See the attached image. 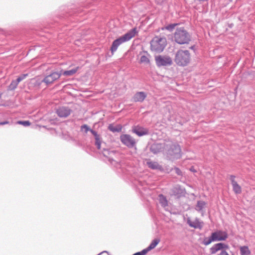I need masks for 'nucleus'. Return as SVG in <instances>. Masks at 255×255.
<instances>
[{
  "instance_id": "obj_1",
  "label": "nucleus",
  "mask_w": 255,
  "mask_h": 255,
  "mask_svg": "<svg viewBox=\"0 0 255 255\" xmlns=\"http://www.w3.org/2000/svg\"><path fill=\"white\" fill-rule=\"evenodd\" d=\"M165 146L164 155L167 159L174 160L181 157V150L178 144L169 141L165 142Z\"/></svg>"
},
{
  "instance_id": "obj_2",
  "label": "nucleus",
  "mask_w": 255,
  "mask_h": 255,
  "mask_svg": "<svg viewBox=\"0 0 255 255\" xmlns=\"http://www.w3.org/2000/svg\"><path fill=\"white\" fill-rule=\"evenodd\" d=\"M137 33L136 28H133L125 33L124 35L115 40L111 47V51L113 54L116 52L118 47L122 44L129 41Z\"/></svg>"
},
{
  "instance_id": "obj_3",
  "label": "nucleus",
  "mask_w": 255,
  "mask_h": 255,
  "mask_svg": "<svg viewBox=\"0 0 255 255\" xmlns=\"http://www.w3.org/2000/svg\"><path fill=\"white\" fill-rule=\"evenodd\" d=\"M191 38L190 34L184 27L177 28L174 33V40L179 44H188Z\"/></svg>"
},
{
  "instance_id": "obj_4",
  "label": "nucleus",
  "mask_w": 255,
  "mask_h": 255,
  "mask_svg": "<svg viewBox=\"0 0 255 255\" xmlns=\"http://www.w3.org/2000/svg\"><path fill=\"white\" fill-rule=\"evenodd\" d=\"M167 45L166 39L164 37L155 36L150 41V49L157 53H161Z\"/></svg>"
},
{
  "instance_id": "obj_5",
  "label": "nucleus",
  "mask_w": 255,
  "mask_h": 255,
  "mask_svg": "<svg viewBox=\"0 0 255 255\" xmlns=\"http://www.w3.org/2000/svg\"><path fill=\"white\" fill-rule=\"evenodd\" d=\"M190 54L187 50H179L176 53L175 62L179 66H186L190 62Z\"/></svg>"
},
{
  "instance_id": "obj_6",
  "label": "nucleus",
  "mask_w": 255,
  "mask_h": 255,
  "mask_svg": "<svg viewBox=\"0 0 255 255\" xmlns=\"http://www.w3.org/2000/svg\"><path fill=\"white\" fill-rule=\"evenodd\" d=\"M104 145H105V143L101 142L100 149H99L103 155L109 158V161L112 165L115 166L117 168H121V163L116 161L113 158V156L116 154V152L114 150H110L109 149L105 148Z\"/></svg>"
},
{
  "instance_id": "obj_7",
  "label": "nucleus",
  "mask_w": 255,
  "mask_h": 255,
  "mask_svg": "<svg viewBox=\"0 0 255 255\" xmlns=\"http://www.w3.org/2000/svg\"><path fill=\"white\" fill-rule=\"evenodd\" d=\"M156 65L157 67L169 66L172 64V60L167 55H158L155 57Z\"/></svg>"
},
{
  "instance_id": "obj_8",
  "label": "nucleus",
  "mask_w": 255,
  "mask_h": 255,
  "mask_svg": "<svg viewBox=\"0 0 255 255\" xmlns=\"http://www.w3.org/2000/svg\"><path fill=\"white\" fill-rule=\"evenodd\" d=\"M81 130L84 133H87L88 131H90L94 136L95 139V145L98 149H100L101 140L100 135H99L96 131L92 129L87 125H83L81 126Z\"/></svg>"
},
{
  "instance_id": "obj_9",
  "label": "nucleus",
  "mask_w": 255,
  "mask_h": 255,
  "mask_svg": "<svg viewBox=\"0 0 255 255\" xmlns=\"http://www.w3.org/2000/svg\"><path fill=\"white\" fill-rule=\"evenodd\" d=\"M120 140L123 144L128 148H132L136 145L135 139L129 134H122L120 136Z\"/></svg>"
},
{
  "instance_id": "obj_10",
  "label": "nucleus",
  "mask_w": 255,
  "mask_h": 255,
  "mask_svg": "<svg viewBox=\"0 0 255 255\" xmlns=\"http://www.w3.org/2000/svg\"><path fill=\"white\" fill-rule=\"evenodd\" d=\"M211 236L214 242L225 241L228 237L226 232L221 230L212 233Z\"/></svg>"
},
{
  "instance_id": "obj_11",
  "label": "nucleus",
  "mask_w": 255,
  "mask_h": 255,
  "mask_svg": "<svg viewBox=\"0 0 255 255\" xmlns=\"http://www.w3.org/2000/svg\"><path fill=\"white\" fill-rule=\"evenodd\" d=\"M61 73L57 72H53L47 75L42 80V82L46 85H49L53 83L55 81L58 79L61 76Z\"/></svg>"
},
{
  "instance_id": "obj_12",
  "label": "nucleus",
  "mask_w": 255,
  "mask_h": 255,
  "mask_svg": "<svg viewBox=\"0 0 255 255\" xmlns=\"http://www.w3.org/2000/svg\"><path fill=\"white\" fill-rule=\"evenodd\" d=\"M165 142L163 143H154L152 144L150 148V151L154 154H157L160 152H163L164 154V150L165 148Z\"/></svg>"
},
{
  "instance_id": "obj_13",
  "label": "nucleus",
  "mask_w": 255,
  "mask_h": 255,
  "mask_svg": "<svg viewBox=\"0 0 255 255\" xmlns=\"http://www.w3.org/2000/svg\"><path fill=\"white\" fill-rule=\"evenodd\" d=\"M72 110L67 107H59L56 110L57 115L60 118H66L69 116Z\"/></svg>"
},
{
  "instance_id": "obj_14",
  "label": "nucleus",
  "mask_w": 255,
  "mask_h": 255,
  "mask_svg": "<svg viewBox=\"0 0 255 255\" xmlns=\"http://www.w3.org/2000/svg\"><path fill=\"white\" fill-rule=\"evenodd\" d=\"M228 248V245L224 243H219L215 244L210 248V252L211 254H215L219 251H224V249H227Z\"/></svg>"
},
{
  "instance_id": "obj_15",
  "label": "nucleus",
  "mask_w": 255,
  "mask_h": 255,
  "mask_svg": "<svg viewBox=\"0 0 255 255\" xmlns=\"http://www.w3.org/2000/svg\"><path fill=\"white\" fill-rule=\"evenodd\" d=\"M230 179L231 181L234 192L236 194H240L242 192V188L235 181V176L234 175H231Z\"/></svg>"
},
{
  "instance_id": "obj_16",
  "label": "nucleus",
  "mask_w": 255,
  "mask_h": 255,
  "mask_svg": "<svg viewBox=\"0 0 255 255\" xmlns=\"http://www.w3.org/2000/svg\"><path fill=\"white\" fill-rule=\"evenodd\" d=\"M132 131L139 136L146 135L148 133V130L147 128L141 127H134Z\"/></svg>"
},
{
  "instance_id": "obj_17",
  "label": "nucleus",
  "mask_w": 255,
  "mask_h": 255,
  "mask_svg": "<svg viewBox=\"0 0 255 255\" xmlns=\"http://www.w3.org/2000/svg\"><path fill=\"white\" fill-rule=\"evenodd\" d=\"M158 200L161 206L167 211L169 210L168 207V202L165 196L163 194H159L158 196Z\"/></svg>"
},
{
  "instance_id": "obj_18",
  "label": "nucleus",
  "mask_w": 255,
  "mask_h": 255,
  "mask_svg": "<svg viewBox=\"0 0 255 255\" xmlns=\"http://www.w3.org/2000/svg\"><path fill=\"white\" fill-rule=\"evenodd\" d=\"M146 94L144 92H138L136 93L133 97V100L135 102H142L146 98Z\"/></svg>"
},
{
  "instance_id": "obj_19",
  "label": "nucleus",
  "mask_w": 255,
  "mask_h": 255,
  "mask_svg": "<svg viewBox=\"0 0 255 255\" xmlns=\"http://www.w3.org/2000/svg\"><path fill=\"white\" fill-rule=\"evenodd\" d=\"M187 222L190 227L195 229H201L203 227V222H200L198 219H196L194 221H191L188 219Z\"/></svg>"
},
{
  "instance_id": "obj_20",
  "label": "nucleus",
  "mask_w": 255,
  "mask_h": 255,
  "mask_svg": "<svg viewBox=\"0 0 255 255\" xmlns=\"http://www.w3.org/2000/svg\"><path fill=\"white\" fill-rule=\"evenodd\" d=\"M146 165L149 168L153 170H159L160 171L163 170L162 166L156 161L148 160L146 162Z\"/></svg>"
},
{
  "instance_id": "obj_21",
  "label": "nucleus",
  "mask_w": 255,
  "mask_h": 255,
  "mask_svg": "<svg viewBox=\"0 0 255 255\" xmlns=\"http://www.w3.org/2000/svg\"><path fill=\"white\" fill-rule=\"evenodd\" d=\"M108 129L113 132H119L122 131V126L121 125L115 126L113 124H110L108 126Z\"/></svg>"
},
{
  "instance_id": "obj_22",
  "label": "nucleus",
  "mask_w": 255,
  "mask_h": 255,
  "mask_svg": "<svg viewBox=\"0 0 255 255\" xmlns=\"http://www.w3.org/2000/svg\"><path fill=\"white\" fill-rule=\"evenodd\" d=\"M206 204L205 202L203 201H198L195 207V210L203 214V209L205 208Z\"/></svg>"
},
{
  "instance_id": "obj_23",
  "label": "nucleus",
  "mask_w": 255,
  "mask_h": 255,
  "mask_svg": "<svg viewBox=\"0 0 255 255\" xmlns=\"http://www.w3.org/2000/svg\"><path fill=\"white\" fill-rule=\"evenodd\" d=\"M160 242V240L158 239H154L152 242L150 243L149 246L146 249H144L146 251V253H147L148 252L152 250L155 248V247Z\"/></svg>"
},
{
  "instance_id": "obj_24",
  "label": "nucleus",
  "mask_w": 255,
  "mask_h": 255,
  "mask_svg": "<svg viewBox=\"0 0 255 255\" xmlns=\"http://www.w3.org/2000/svg\"><path fill=\"white\" fill-rule=\"evenodd\" d=\"M240 251L241 255H251V252L249 247L246 246L240 247Z\"/></svg>"
},
{
  "instance_id": "obj_25",
  "label": "nucleus",
  "mask_w": 255,
  "mask_h": 255,
  "mask_svg": "<svg viewBox=\"0 0 255 255\" xmlns=\"http://www.w3.org/2000/svg\"><path fill=\"white\" fill-rule=\"evenodd\" d=\"M79 67H76L69 70H66L63 72V74L66 76H70L74 75L76 73Z\"/></svg>"
},
{
  "instance_id": "obj_26",
  "label": "nucleus",
  "mask_w": 255,
  "mask_h": 255,
  "mask_svg": "<svg viewBox=\"0 0 255 255\" xmlns=\"http://www.w3.org/2000/svg\"><path fill=\"white\" fill-rule=\"evenodd\" d=\"M178 25V23H172L168 24L166 26H165L164 27L162 28V30H167L170 32H171L173 30V29L175 28V26Z\"/></svg>"
},
{
  "instance_id": "obj_27",
  "label": "nucleus",
  "mask_w": 255,
  "mask_h": 255,
  "mask_svg": "<svg viewBox=\"0 0 255 255\" xmlns=\"http://www.w3.org/2000/svg\"><path fill=\"white\" fill-rule=\"evenodd\" d=\"M147 55H142L140 59V61L142 63L148 64L149 63L150 60L147 56L148 55V53L145 52Z\"/></svg>"
},
{
  "instance_id": "obj_28",
  "label": "nucleus",
  "mask_w": 255,
  "mask_h": 255,
  "mask_svg": "<svg viewBox=\"0 0 255 255\" xmlns=\"http://www.w3.org/2000/svg\"><path fill=\"white\" fill-rule=\"evenodd\" d=\"M212 242H214L212 236L209 238H205L203 241L202 244L205 246H208Z\"/></svg>"
},
{
  "instance_id": "obj_29",
  "label": "nucleus",
  "mask_w": 255,
  "mask_h": 255,
  "mask_svg": "<svg viewBox=\"0 0 255 255\" xmlns=\"http://www.w3.org/2000/svg\"><path fill=\"white\" fill-rule=\"evenodd\" d=\"M19 83L17 82L16 80H13L12 81V82H11L10 84L8 86V89L9 90H15L18 84Z\"/></svg>"
},
{
  "instance_id": "obj_30",
  "label": "nucleus",
  "mask_w": 255,
  "mask_h": 255,
  "mask_svg": "<svg viewBox=\"0 0 255 255\" xmlns=\"http://www.w3.org/2000/svg\"><path fill=\"white\" fill-rule=\"evenodd\" d=\"M17 124L24 127H28L30 125V123L28 121H19L17 122Z\"/></svg>"
},
{
  "instance_id": "obj_31",
  "label": "nucleus",
  "mask_w": 255,
  "mask_h": 255,
  "mask_svg": "<svg viewBox=\"0 0 255 255\" xmlns=\"http://www.w3.org/2000/svg\"><path fill=\"white\" fill-rule=\"evenodd\" d=\"M28 76V74H23L19 76L17 79L16 81L19 83L20 82L25 79Z\"/></svg>"
},
{
  "instance_id": "obj_32",
  "label": "nucleus",
  "mask_w": 255,
  "mask_h": 255,
  "mask_svg": "<svg viewBox=\"0 0 255 255\" xmlns=\"http://www.w3.org/2000/svg\"><path fill=\"white\" fill-rule=\"evenodd\" d=\"M147 253H146V251H145L144 250H143L141 252L136 253L132 255H145Z\"/></svg>"
},
{
  "instance_id": "obj_33",
  "label": "nucleus",
  "mask_w": 255,
  "mask_h": 255,
  "mask_svg": "<svg viewBox=\"0 0 255 255\" xmlns=\"http://www.w3.org/2000/svg\"><path fill=\"white\" fill-rule=\"evenodd\" d=\"M174 170H175V173L177 175H180L182 174V172H181V171L180 170V169L179 168L175 167Z\"/></svg>"
},
{
  "instance_id": "obj_34",
  "label": "nucleus",
  "mask_w": 255,
  "mask_h": 255,
  "mask_svg": "<svg viewBox=\"0 0 255 255\" xmlns=\"http://www.w3.org/2000/svg\"><path fill=\"white\" fill-rule=\"evenodd\" d=\"M155 2L157 4H161L163 3L166 0H154Z\"/></svg>"
},
{
  "instance_id": "obj_35",
  "label": "nucleus",
  "mask_w": 255,
  "mask_h": 255,
  "mask_svg": "<svg viewBox=\"0 0 255 255\" xmlns=\"http://www.w3.org/2000/svg\"><path fill=\"white\" fill-rule=\"evenodd\" d=\"M9 122L8 121H4V122H0V126H3L6 124H9Z\"/></svg>"
},
{
  "instance_id": "obj_36",
  "label": "nucleus",
  "mask_w": 255,
  "mask_h": 255,
  "mask_svg": "<svg viewBox=\"0 0 255 255\" xmlns=\"http://www.w3.org/2000/svg\"><path fill=\"white\" fill-rule=\"evenodd\" d=\"M219 255H229L225 251H222Z\"/></svg>"
},
{
  "instance_id": "obj_37",
  "label": "nucleus",
  "mask_w": 255,
  "mask_h": 255,
  "mask_svg": "<svg viewBox=\"0 0 255 255\" xmlns=\"http://www.w3.org/2000/svg\"><path fill=\"white\" fill-rule=\"evenodd\" d=\"M193 47H194L193 46H192V47H191V49H193Z\"/></svg>"
}]
</instances>
